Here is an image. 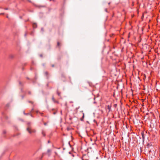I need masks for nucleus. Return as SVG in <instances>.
Returning <instances> with one entry per match:
<instances>
[{"label": "nucleus", "instance_id": "nucleus-12", "mask_svg": "<svg viewBox=\"0 0 160 160\" xmlns=\"http://www.w3.org/2000/svg\"><path fill=\"white\" fill-rule=\"evenodd\" d=\"M28 93H29V94H31V92H28Z\"/></svg>", "mask_w": 160, "mask_h": 160}, {"label": "nucleus", "instance_id": "nucleus-14", "mask_svg": "<svg viewBox=\"0 0 160 160\" xmlns=\"http://www.w3.org/2000/svg\"><path fill=\"white\" fill-rule=\"evenodd\" d=\"M7 18H8V16H7Z\"/></svg>", "mask_w": 160, "mask_h": 160}, {"label": "nucleus", "instance_id": "nucleus-2", "mask_svg": "<svg viewBox=\"0 0 160 160\" xmlns=\"http://www.w3.org/2000/svg\"><path fill=\"white\" fill-rule=\"evenodd\" d=\"M36 24L35 23H34L33 24V27L34 28H35L36 27Z\"/></svg>", "mask_w": 160, "mask_h": 160}, {"label": "nucleus", "instance_id": "nucleus-16", "mask_svg": "<svg viewBox=\"0 0 160 160\" xmlns=\"http://www.w3.org/2000/svg\"><path fill=\"white\" fill-rule=\"evenodd\" d=\"M5 9H6V10H7V9H8V8H6Z\"/></svg>", "mask_w": 160, "mask_h": 160}, {"label": "nucleus", "instance_id": "nucleus-8", "mask_svg": "<svg viewBox=\"0 0 160 160\" xmlns=\"http://www.w3.org/2000/svg\"><path fill=\"white\" fill-rule=\"evenodd\" d=\"M142 137L143 139H144V135L143 134H142Z\"/></svg>", "mask_w": 160, "mask_h": 160}, {"label": "nucleus", "instance_id": "nucleus-6", "mask_svg": "<svg viewBox=\"0 0 160 160\" xmlns=\"http://www.w3.org/2000/svg\"><path fill=\"white\" fill-rule=\"evenodd\" d=\"M60 44V43L59 42H57V45L58 46H59V45Z\"/></svg>", "mask_w": 160, "mask_h": 160}, {"label": "nucleus", "instance_id": "nucleus-7", "mask_svg": "<svg viewBox=\"0 0 160 160\" xmlns=\"http://www.w3.org/2000/svg\"><path fill=\"white\" fill-rule=\"evenodd\" d=\"M57 94L58 95L60 96V92H57Z\"/></svg>", "mask_w": 160, "mask_h": 160}, {"label": "nucleus", "instance_id": "nucleus-9", "mask_svg": "<svg viewBox=\"0 0 160 160\" xmlns=\"http://www.w3.org/2000/svg\"><path fill=\"white\" fill-rule=\"evenodd\" d=\"M84 118V113H83V116H82V118Z\"/></svg>", "mask_w": 160, "mask_h": 160}, {"label": "nucleus", "instance_id": "nucleus-5", "mask_svg": "<svg viewBox=\"0 0 160 160\" xmlns=\"http://www.w3.org/2000/svg\"><path fill=\"white\" fill-rule=\"evenodd\" d=\"M42 134L44 136H45V134H44V132H42Z\"/></svg>", "mask_w": 160, "mask_h": 160}, {"label": "nucleus", "instance_id": "nucleus-3", "mask_svg": "<svg viewBox=\"0 0 160 160\" xmlns=\"http://www.w3.org/2000/svg\"><path fill=\"white\" fill-rule=\"evenodd\" d=\"M47 152H48V153H50V152H51V150L50 149H48V150Z\"/></svg>", "mask_w": 160, "mask_h": 160}, {"label": "nucleus", "instance_id": "nucleus-15", "mask_svg": "<svg viewBox=\"0 0 160 160\" xmlns=\"http://www.w3.org/2000/svg\"><path fill=\"white\" fill-rule=\"evenodd\" d=\"M49 142H50L49 141H48V143H49Z\"/></svg>", "mask_w": 160, "mask_h": 160}, {"label": "nucleus", "instance_id": "nucleus-13", "mask_svg": "<svg viewBox=\"0 0 160 160\" xmlns=\"http://www.w3.org/2000/svg\"><path fill=\"white\" fill-rule=\"evenodd\" d=\"M81 121H82V120H83V119H82L81 118Z\"/></svg>", "mask_w": 160, "mask_h": 160}, {"label": "nucleus", "instance_id": "nucleus-4", "mask_svg": "<svg viewBox=\"0 0 160 160\" xmlns=\"http://www.w3.org/2000/svg\"><path fill=\"white\" fill-rule=\"evenodd\" d=\"M52 100L53 101V102H55L54 98L53 97H52Z\"/></svg>", "mask_w": 160, "mask_h": 160}, {"label": "nucleus", "instance_id": "nucleus-11", "mask_svg": "<svg viewBox=\"0 0 160 160\" xmlns=\"http://www.w3.org/2000/svg\"><path fill=\"white\" fill-rule=\"evenodd\" d=\"M40 56L41 57H42V55H40Z\"/></svg>", "mask_w": 160, "mask_h": 160}, {"label": "nucleus", "instance_id": "nucleus-1", "mask_svg": "<svg viewBox=\"0 0 160 160\" xmlns=\"http://www.w3.org/2000/svg\"><path fill=\"white\" fill-rule=\"evenodd\" d=\"M26 130L28 131L30 134L32 133H35L36 132V131L34 129H32L30 127H28L27 128Z\"/></svg>", "mask_w": 160, "mask_h": 160}, {"label": "nucleus", "instance_id": "nucleus-10", "mask_svg": "<svg viewBox=\"0 0 160 160\" xmlns=\"http://www.w3.org/2000/svg\"><path fill=\"white\" fill-rule=\"evenodd\" d=\"M52 67H54V65H52Z\"/></svg>", "mask_w": 160, "mask_h": 160}]
</instances>
